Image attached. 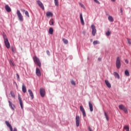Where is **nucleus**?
<instances>
[{
    "instance_id": "obj_1",
    "label": "nucleus",
    "mask_w": 131,
    "mask_h": 131,
    "mask_svg": "<svg viewBox=\"0 0 131 131\" xmlns=\"http://www.w3.org/2000/svg\"><path fill=\"white\" fill-rule=\"evenodd\" d=\"M3 38L4 39V42H5V46L7 49H10V42H9V40L8 39L7 35L4 34Z\"/></svg>"
},
{
    "instance_id": "obj_2",
    "label": "nucleus",
    "mask_w": 131,
    "mask_h": 131,
    "mask_svg": "<svg viewBox=\"0 0 131 131\" xmlns=\"http://www.w3.org/2000/svg\"><path fill=\"white\" fill-rule=\"evenodd\" d=\"M116 66L117 69H120L121 67V60L119 57H117L116 61Z\"/></svg>"
},
{
    "instance_id": "obj_3",
    "label": "nucleus",
    "mask_w": 131,
    "mask_h": 131,
    "mask_svg": "<svg viewBox=\"0 0 131 131\" xmlns=\"http://www.w3.org/2000/svg\"><path fill=\"white\" fill-rule=\"evenodd\" d=\"M119 109H120V110H122V111H123L124 113L127 114L128 113L127 108H126V107H125V106L123 105V104L119 105Z\"/></svg>"
},
{
    "instance_id": "obj_4",
    "label": "nucleus",
    "mask_w": 131,
    "mask_h": 131,
    "mask_svg": "<svg viewBox=\"0 0 131 131\" xmlns=\"http://www.w3.org/2000/svg\"><path fill=\"white\" fill-rule=\"evenodd\" d=\"M34 62L35 63L37 66H39V67H40L41 66V63H40V61L39 60V59L37 58L36 56H34L33 57Z\"/></svg>"
},
{
    "instance_id": "obj_5",
    "label": "nucleus",
    "mask_w": 131,
    "mask_h": 131,
    "mask_svg": "<svg viewBox=\"0 0 131 131\" xmlns=\"http://www.w3.org/2000/svg\"><path fill=\"white\" fill-rule=\"evenodd\" d=\"M91 28L92 29V35H93V36H95V35H96V33H97V30L96 29V27L95 26V25H92Z\"/></svg>"
},
{
    "instance_id": "obj_6",
    "label": "nucleus",
    "mask_w": 131,
    "mask_h": 131,
    "mask_svg": "<svg viewBox=\"0 0 131 131\" xmlns=\"http://www.w3.org/2000/svg\"><path fill=\"white\" fill-rule=\"evenodd\" d=\"M36 3L37 4V5L39 6V7L40 8H41V9L42 10H45V6H43V4H42V3H41V2H40V1L38 0L36 1Z\"/></svg>"
},
{
    "instance_id": "obj_7",
    "label": "nucleus",
    "mask_w": 131,
    "mask_h": 131,
    "mask_svg": "<svg viewBox=\"0 0 131 131\" xmlns=\"http://www.w3.org/2000/svg\"><path fill=\"white\" fill-rule=\"evenodd\" d=\"M80 122V118L79 116H76V126H79V123Z\"/></svg>"
},
{
    "instance_id": "obj_8",
    "label": "nucleus",
    "mask_w": 131,
    "mask_h": 131,
    "mask_svg": "<svg viewBox=\"0 0 131 131\" xmlns=\"http://www.w3.org/2000/svg\"><path fill=\"white\" fill-rule=\"evenodd\" d=\"M40 95L41 97H43L45 95H46V90L44 89L41 88L40 89Z\"/></svg>"
},
{
    "instance_id": "obj_9",
    "label": "nucleus",
    "mask_w": 131,
    "mask_h": 131,
    "mask_svg": "<svg viewBox=\"0 0 131 131\" xmlns=\"http://www.w3.org/2000/svg\"><path fill=\"white\" fill-rule=\"evenodd\" d=\"M18 100L19 101L20 106L21 109H23V102L22 101V99H21L20 94H18Z\"/></svg>"
},
{
    "instance_id": "obj_10",
    "label": "nucleus",
    "mask_w": 131,
    "mask_h": 131,
    "mask_svg": "<svg viewBox=\"0 0 131 131\" xmlns=\"http://www.w3.org/2000/svg\"><path fill=\"white\" fill-rule=\"evenodd\" d=\"M36 74L37 76H41V73L40 72V70H39L38 68H37L36 69Z\"/></svg>"
},
{
    "instance_id": "obj_11",
    "label": "nucleus",
    "mask_w": 131,
    "mask_h": 131,
    "mask_svg": "<svg viewBox=\"0 0 131 131\" xmlns=\"http://www.w3.org/2000/svg\"><path fill=\"white\" fill-rule=\"evenodd\" d=\"M5 123L6 125H7L8 127H9L10 131H13V127H12V125H11V124H10V123H9V122L7 121H5Z\"/></svg>"
},
{
    "instance_id": "obj_12",
    "label": "nucleus",
    "mask_w": 131,
    "mask_h": 131,
    "mask_svg": "<svg viewBox=\"0 0 131 131\" xmlns=\"http://www.w3.org/2000/svg\"><path fill=\"white\" fill-rule=\"evenodd\" d=\"M105 83L107 88H108L109 89L111 88V84L110 83V82H109V81H108L107 80H105Z\"/></svg>"
},
{
    "instance_id": "obj_13",
    "label": "nucleus",
    "mask_w": 131,
    "mask_h": 131,
    "mask_svg": "<svg viewBox=\"0 0 131 131\" xmlns=\"http://www.w3.org/2000/svg\"><path fill=\"white\" fill-rule=\"evenodd\" d=\"M89 105L91 112H93L94 109L93 108V104H92V102L91 101L89 102Z\"/></svg>"
},
{
    "instance_id": "obj_14",
    "label": "nucleus",
    "mask_w": 131,
    "mask_h": 131,
    "mask_svg": "<svg viewBox=\"0 0 131 131\" xmlns=\"http://www.w3.org/2000/svg\"><path fill=\"white\" fill-rule=\"evenodd\" d=\"M5 9L8 13H10L11 11H12V9H11V8L9 7V5H7L5 6Z\"/></svg>"
},
{
    "instance_id": "obj_15",
    "label": "nucleus",
    "mask_w": 131,
    "mask_h": 131,
    "mask_svg": "<svg viewBox=\"0 0 131 131\" xmlns=\"http://www.w3.org/2000/svg\"><path fill=\"white\" fill-rule=\"evenodd\" d=\"M28 93L30 96L31 97V99H33L34 98V95H33V93L32 92V91L30 90H28Z\"/></svg>"
},
{
    "instance_id": "obj_16",
    "label": "nucleus",
    "mask_w": 131,
    "mask_h": 131,
    "mask_svg": "<svg viewBox=\"0 0 131 131\" xmlns=\"http://www.w3.org/2000/svg\"><path fill=\"white\" fill-rule=\"evenodd\" d=\"M22 91L23 93H26V86H25V84H23L22 85Z\"/></svg>"
},
{
    "instance_id": "obj_17",
    "label": "nucleus",
    "mask_w": 131,
    "mask_h": 131,
    "mask_svg": "<svg viewBox=\"0 0 131 131\" xmlns=\"http://www.w3.org/2000/svg\"><path fill=\"white\" fill-rule=\"evenodd\" d=\"M46 16L47 17H53V13L51 12H47L46 13Z\"/></svg>"
},
{
    "instance_id": "obj_18",
    "label": "nucleus",
    "mask_w": 131,
    "mask_h": 131,
    "mask_svg": "<svg viewBox=\"0 0 131 131\" xmlns=\"http://www.w3.org/2000/svg\"><path fill=\"white\" fill-rule=\"evenodd\" d=\"M114 75L115 77H116V78H118V79H119V78H120V77L119 76V74H118L116 72H115L114 73Z\"/></svg>"
},
{
    "instance_id": "obj_19",
    "label": "nucleus",
    "mask_w": 131,
    "mask_h": 131,
    "mask_svg": "<svg viewBox=\"0 0 131 131\" xmlns=\"http://www.w3.org/2000/svg\"><path fill=\"white\" fill-rule=\"evenodd\" d=\"M54 32V29H53V28H50L49 30V34H53Z\"/></svg>"
},
{
    "instance_id": "obj_20",
    "label": "nucleus",
    "mask_w": 131,
    "mask_h": 131,
    "mask_svg": "<svg viewBox=\"0 0 131 131\" xmlns=\"http://www.w3.org/2000/svg\"><path fill=\"white\" fill-rule=\"evenodd\" d=\"M124 129H125L126 131H129V126L127 125H125L123 127Z\"/></svg>"
},
{
    "instance_id": "obj_21",
    "label": "nucleus",
    "mask_w": 131,
    "mask_h": 131,
    "mask_svg": "<svg viewBox=\"0 0 131 131\" xmlns=\"http://www.w3.org/2000/svg\"><path fill=\"white\" fill-rule=\"evenodd\" d=\"M54 23H55V21H54V19H52L49 21V24L51 26H54Z\"/></svg>"
},
{
    "instance_id": "obj_22",
    "label": "nucleus",
    "mask_w": 131,
    "mask_h": 131,
    "mask_svg": "<svg viewBox=\"0 0 131 131\" xmlns=\"http://www.w3.org/2000/svg\"><path fill=\"white\" fill-rule=\"evenodd\" d=\"M54 4L56 7H59V1L58 0H54Z\"/></svg>"
},
{
    "instance_id": "obj_23",
    "label": "nucleus",
    "mask_w": 131,
    "mask_h": 131,
    "mask_svg": "<svg viewBox=\"0 0 131 131\" xmlns=\"http://www.w3.org/2000/svg\"><path fill=\"white\" fill-rule=\"evenodd\" d=\"M8 102L9 103V106L12 109V110H14V107H13V103L11 102V101L9 100Z\"/></svg>"
},
{
    "instance_id": "obj_24",
    "label": "nucleus",
    "mask_w": 131,
    "mask_h": 131,
    "mask_svg": "<svg viewBox=\"0 0 131 131\" xmlns=\"http://www.w3.org/2000/svg\"><path fill=\"white\" fill-rule=\"evenodd\" d=\"M10 95H11V97H12V98H13V99H15V93H14V92L13 91L10 92Z\"/></svg>"
},
{
    "instance_id": "obj_25",
    "label": "nucleus",
    "mask_w": 131,
    "mask_h": 131,
    "mask_svg": "<svg viewBox=\"0 0 131 131\" xmlns=\"http://www.w3.org/2000/svg\"><path fill=\"white\" fill-rule=\"evenodd\" d=\"M17 14L18 17H22V14L20 12V10H17Z\"/></svg>"
},
{
    "instance_id": "obj_26",
    "label": "nucleus",
    "mask_w": 131,
    "mask_h": 131,
    "mask_svg": "<svg viewBox=\"0 0 131 131\" xmlns=\"http://www.w3.org/2000/svg\"><path fill=\"white\" fill-rule=\"evenodd\" d=\"M104 115L105 116V118L107 121H109V117L108 116V114H107V113L104 112Z\"/></svg>"
},
{
    "instance_id": "obj_27",
    "label": "nucleus",
    "mask_w": 131,
    "mask_h": 131,
    "mask_svg": "<svg viewBox=\"0 0 131 131\" xmlns=\"http://www.w3.org/2000/svg\"><path fill=\"white\" fill-rule=\"evenodd\" d=\"M80 21L82 25H84V21L83 20V18L82 17H80Z\"/></svg>"
},
{
    "instance_id": "obj_28",
    "label": "nucleus",
    "mask_w": 131,
    "mask_h": 131,
    "mask_svg": "<svg viewBox=\"0 0 131 131\" xmlns=\"http://www.w3.org/2000/svg\"><path fill=\"white\" fill-rule=\"evenodd\" d=\"M62 41H63L64 43H65V45H67L68 43V40L65 38L62 39Z\"/></svg>"
},
{
    "instance_id": "obj_29",
    "label": "nucleus",
    "mask_w": 131,
    "mask_h": 131,
    "mask_svg": "<svg viewBox=\"0 0 131 131\" xmlns=\"http://www.w3.org/2000/svg\"><path fill=\"white\" fill-rule=\"evenodd\" d=\"M80 110L81 112H83L85 111H84V108H83V106H82V105H81L80 106Z\"/></svg>"
},
{
    "instance_id": "obj_30",
    "label": "nucleus",
    "mask_w": 131,
    "mask_h": 131,
    "mask_svg": "<svg viewBox=\"0 0 131 131\" xmlns=\"http://www.w3.org/2000/svg\"><path fill=\"white\" fill-rule=\"evenodd\" d=\"M108 20H109V21H110V22H113V21H114V19H113V17H108Z\"/></svg>"
},
{
    "instance_id": "obj_31",
    "label": "nucleus",
    "mask_w": 131,
    "mask_h": 131,
    "mask_svg": "<svg viewBox=\"0 0 131 131\" xmlns=\"http://www.w3.org/2000/svg\"><path fill=\"white\" fill-rule=\"evenodd\" d=\"M9 63H10L11 66H12V67L15 66V64H14V62L12 61V60H9Z\"/></svg>"
},
{
    "instance_id": "obj_32",
    "label": "nucleus",
    "mask_w": 131,
    "mask_h": 131,
    "mask_svg": "<svg viewBox=\"0 0 131 131\" xmlns=\"http://www.w3.org/2000/svg\"><path fill=\"white\" fill-rule=\"evenodd\" d=\"M125 75L126 76H129V72L127 70L125 71Z\"/></svg>"
},
{
    "instance_id": "obj_33",
    "label": "nucleus",
    "mask_w": 131,
    "mask_h": 131,
    "mask_svg": "<svg viewBox=\"0 0 131 131\" xmlns=\"http://www.w3.org/2000/svg\"><path fill=\"white\" fill-rule=\"evenodd\" d=\"M99 43H100V42L98 40H95V41H94V42H93V45L94 46L96 45H98Z\"/></svg>"
},
{
    "instance_id": "obj_34",
    "label": "nucleus",
    "mask_w": 131,
    "mask_h": 131,
    "mask_svg": "<svg viewBox=\"0 0 131 131\" xmlns=\"http://www.w3.org/2000/svg\"><path fill=\"white\" fill-rule=\"evenodd\" d=\"M110 34H111V32H110V31H108L106 33V35L107 36H109V35H110Z\"/></svg>"
},
{
    "instance_id": "obj_35",
    "label": "nucleus",
    "mask_w": 131,
    "mask_h": 131,
    "mask_svg": "<svg viewBox=\"0 0 131 131\" xmlns=\"http://www.w3.org/2000/svg\"><path fill=\"white\" fill-rule=\"evenodd\" d=\"M25 14L27 17H29V13H28V11H25Z\"/></svg>"
},
{
    "instance_id": "obj_36",
    "label": "nucleus",
    "mask_w": 131,
    "mask_h": 131,
    "mask_svg": "<svg viewBox=\"0 0 131 131\" xmlns=\"http://www.w3.org/2000/svg\"><path fill=\"white\" fill-rule=\"evenodd\" d=\"M79 5L80 6V7L81 8H83V9H84V5H83V4H81V3H79Z\"/></svg>"
},
{
    "instance_id": "obj_37",
    "label": "nucleus",
    "mask_w": 131,
    "mask_h": 131,
    "mask_svg": "<svg viewBox=\"0 0 131 131\" xmlns=\"http://www.w3.org/2000/svg\"><path fill=\"white\" fill-rule=\"evenodd\" d=\"M94 1L95 3H96V4H98V5H100V2H99L98 0H94Z\"/></svg>"
},
{
    "instance_id": "obj_38",
    "label": "nucleus",
    "mask_w": 131,
    "mask_h": 131,
    "mask_svg": "<svg viewBox=\"0 0 131 131\" xmlns=\"http://www.w3.org/2000/svg\"><path fill=\"white\" fill-rule=\"evenodd\" d=\"M71 83L73 85H75L76 83H75V81L72 80L71 81Z\"/></svg>"
},
{
    "instance_id": "obj_39",
    "label": "nucleus",
    "mask_w": 131,
    "mask_h": 131,
    "mask_svg": "<svg viewBox=\"0 0 131 131\" xmlns=\"http://www.w3.org/2000/svg\"><path fill=\"white\" fill-rule=\"evenodd\" d=\"M82 114L84 117H85L86 116V115L85 114V111L84 112H82Z\"/></svg>"
},
{
    "instance_id": "obj_40",
    "label": "nucleus",
    "mask_w": 131,
    "mask_h": 131,
    "mask_svg": "<svg viewBox=\"0 0 131 131\" xmlns=\"http://www.w3.org/2000/svg\"><path fill=\"white\" fill-rule=\"evenodd\" d=\"M20 11H21V12H22V13H25V12H26V10H25V9H21Z\"/></svg>"
},
{
    "instance_id": "obj_41",
    "label": "nucleus",
    "mask_w": 131,
    "mask_h": 131,
    "mask_svg": "<svg viewBox=\"0 0 131 131\" xmlns=\"http://www.w3.org/2000/svg\"><path fill=\"white\" fill-rule=\"evenodd\" d=\"M18 19L19 21H23V17H19Z\"/></svg>"
},
{
    "instance_id": "obj_42",
    "label": "nucleus",
    "mask_w": 131,
    "mask_h": 131,
    "mask_svg": "<svg viewBox=\"0 0 131 131\" xmlns=\"http://www.w3.org/2000/svg\"><path fill=\"white\" fill-rule=\"evenodd\" d=\"M46 53H47V55H48V56H50V51L49 50H47L46 51Z\"/></svg>"
},
{
    "instance_id": "obj_43",
    "label": "nucleus",
    "mask_w": 131,
    "mask_h": 131,
    "mask_svg": "<svg viewBox=\"0 0 131 131\" xmlns=\"http://www.w3.org/2000/svg\"><path fill=\"white\" fill-rule=\"evenodd\" d=\"M127 41H128V43H129V45H131L130 40H129V39H127Z\"/></svg>"
},
{
    "instance_id": "obj_44",
    "label": "nucleus",
    "mask_w": 131,
    "mask_h": 131,
    "mask_svg": "<svg viewBox=\"0 0 131 131\" xmlns=\"http://www.w3.org/2000/svg\"><path fill=\"white\" fill-rule=\"evenodd\" d=\"M88 129H89V131H93V129H92V128H91V127H90V126L88 127Z\"/></svg>"
},
{
    "instance_id": "obj_45",
    "label": "nucleus",
    "mask_w": 131,
    "mask_h": 131,
    "mask_svg": "<svg viewBox=\"0 0 131 131\" xmlns=\"http://www.w3.org/2000/svg\"><path fill=\"white\" fill-rule=\"evenodd\" d=\"M16 76H17V79H19L20 77H19V75L18 74H16Z\"/></svg>"
},
{
    "instance_id": "obj_46",
    "label": "nucleus",
    "mask_w": 131,
    "mask_h": 131,
    "mask_svg": "<svg viewBox=\"0 0 131 131\" xmlns=\"http://www.w3.org/2000/svg\"><path fill=\"white\" fill-rule=\"evenodd\" d=\"M125 63H126L127 64H128V61H127V60H125Z\"/></svg>"
},
{
    "instance_id": "obj_47",
    "label": "nucleus",
    "mask_w": 131,
    "mask_h": 131,
    "mask_svg": "<svg viewBox=\"0 0 131 131\" xmlns=\"http://www.w3.org/2000/svg\"><path fill=\"white\" fill-rule=\"evenodd\" d=\"M82 33L83 34H84V35H85V31H83Z\"/></svg>"
},
{
    "instance_id": "obj_48",
    "label": "nucleus",
    "mask_w": 131,
    "mask_h": 131,
    "mask_svg": "<svg viewBox=\"0 0 131 131\" xmlns=\"http://www.w3.org/2000/svg\"><path fill=\"white\" fill-rule=\"evenodd\" d=\"M120 11L121 12V13H122V8H120Z\"/></svg>"
},
{
    "instance_id": "obj_49",
    "label": "nucleus",
    "mask_w": 131,
    "mask_h": 131,
    "mask_svg": "<svg viewBox=\"0 0 131 131\" xmlns=\"http://www.w3.org/2000/svg\"><path fill=\"white\" fill-rule=\"evenodd\" d=\"M80 17H82V14L81 13V14H80Z\"/></svg>"
},
{
    "instance_id": "obj_50",
    "label": "nucleus",
    "mask_w": 131,
    "mask_h": 131,
    "mask_svg": "<svg viewBox=\"0 0 131 131\" xmlns=\"http://www.w3.org/2000/svg\"><path fill=\"white\" fill-rule=\"evenodd\" d=\"M111 1H112V2H115V1H116V0H111Z\"/></svg>"
},
{
    "instance_id": "obj_51",
    "label": "nucleus",
    "mask_w": 131,
    "mask_h": 131,
    "mask_svg": "<svg viewBox=\"0 0 131 131\" xmlns=\"http://www.w3.org/2000/svg\"><path fill=\"white\" fill-rule=\"evenodd\" d=\"M98 60H99V61H101V59L99 58H98Z\"/></svg>"
},
{
    "instance_id": "obj_52",
    "label": "nucleus",
    "mask_w": 131,
    "mask_h": 131,
    "mask_svg": "<svg viewBox=\"0 0 131 131\" xmlns=\"http://www.w3.org/2000/svg\"><path fill=\"white\" fill-rule=\"evenodd\" d=\"M12 52H14V49L13 48L12 49Z\"/></svg>"
}]
</instances>
